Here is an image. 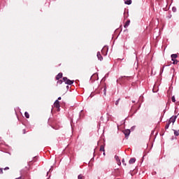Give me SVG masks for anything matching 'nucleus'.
I'll return each mask as SVG.
<instances>
[{
    "mask_svg": "<svg viewBox=\"0 0 179 179\" xmlns=\"http://www.w3.org/2000/svg\"><path fill=\"white\" fill-rule=\"evenodd\" d=\"M54 106L56 108H59V107H61V106L59 105V101L58 100H56L54 103Z\"/></svg>",
    "mask_w": 179,
    "mask_h": 179,
    "instance_id": "obj_6",
    "label": "nucleus"
},
{
    "mask_svg": "<svg viewBox=\"0 0 179 179\" xmlns=\"http://www.w3.org/2000/svg\"><path fill=\"white\" fill-rule=\"evenodd\" d=\"M23 134H26V129H23Z\"/></svg>",
    "mask_w": 179,
    "mask_h": 179,
    "instance_id": "obj_30",
    "label": "nucleus"
},
{
    "mask_svg": "<svg viewBox=\"0 0 179 179\" xmlns=\"http://www.w3.org/2000/svg\"><path fill=\"white\" fill-rule=\"evenodd\" d=\"M178 57V55L177 54H172L171 55V61H173V65H177L178 64V60L176 59Z\"/></svg>",
    "mask_w": 179,
    "mask_h": 179,
    "instance_id": "obj_1",
    "label": "nucleus"
},
{
    "mask_svg": "<svg viewBox=\"0 0 179 179\" xmlns=\"http://www.w3.org/2000/svg\"><path fill=\"white\" fill-rule=\"evenodd\" d=\"M47 174L48 175V172H47Z\"/></svg>",
    "mask_w": 179,
    "mask_h": 179,
    "instance_id": "obj_37",
    "label": "nucleus"
},
{
    "mask_svg": "<svg viewBox=\"0 0 179 179\" xmlns=\"http://www.w3.org/2000/svg\"><path fill=\"white\" fill-rule=\"evenodd\" d=\"M100 152H106L104 150V145H101L100 147Z\"/></svg>",
    "mask_w": 179,
    "mask_h": 179,
    "instance_id": "obj_16",
    "label": "nucleus"
},
{
    "mask_svg": "<svg viewBox=\"0 0 179 179\" xmlns=\"http://www.w3.org/2000/svg\"><path fill=\"white\" fill-rule=\"evenodd\" d=\"M57 85H62V80H57Z\"/></svg>",
    "mask_w": 179,
    "mask_h": 179,
    "instance_id": "obj_20",
    "label": "nucleus"
},
{
    "mask_svg": "<svg viewBox=\"0 0 179 179\" xmlns=\"http://www.w3.org/2000/svg\"><path fill=\"white\" fill-rule=\"evenodd\" d=\"M123 134H124L125 138H127V139H128V136H129V135L131 134V130L125 129L124 131H123Z\"/></svg>",
    "mask_w": 179,
    "mask_h": 179,
    "instance_id": "obj_4",
    "label": "nucleus"
},
{
    "mask_svg": "<svg viewBox=\"0 0 179 179\" xmlns=\"http://www.w3.org/2000/svg\"><path fill=\"white\" fill-rule=\"evenodd\" d=\"M96 153V149H94V155Z\"/></svg>",
    "mask_w": 179,
    "mask_h": 179,
    "instance_id": "obj_32",
    "label": "nucleus"
},
{
    "mask_svg": "<svg viewBox=\"0 0 179 179\" xmlns=\"http://www.w3.org/2000/svg\"><path fill=\"white\" fill-rule=\"evenodd\" d=\"M172 10H173V12H177V8L173 7Z\"/></svg>",
    "mask_w": 179,
    "mask_h": 179,
    "instance_id": "obj_25",
    "label": "nucleus"
},
{
    "mask_svg": "<svg viewBox=\"0 0 179 179\" xmlns=\"http://www.w3.org/2000/svg\"><path fill=\"white\" fill-rule=\"evenodd\" d=\"M24 115H25V117H26L27 118H30V115L29 114V113L25 112V113H24Z\"/></svg>",
    "mask_w": 179,
    "mask_h": 179,
    "instance_id": "obj_18",
    "label": "nucleus"
},
{
    "mask_svg": "<svg viewBox=\"0 0 179 179\" xmlns=\"http://www.w3.org/2000/svg\"><path fill=\"white\" fill-rule=\"evenodd\" d=\"M115 159L117 162L118 166H121V159H120V157H118V156L115 155Z\"/></svg>",
    "mask_w": 179,
    "mask_h": 179,
    "instance_id": "obj_8",
    "label": "nucleus"
},
{
    "mask_svg": "<svg viewBox=\"0 0 179 179\" xmlns=\"http://www.w3.org/2000/svg\"><path fill=\"white\" fill-rule=\"evenodd\" d=\"M170 124L169 122L166 123V126H165V129H169V128L170 127Z\"/></svg>",
    "mask_w": 179,
    "mask_h": 179,
    "instance_id": "obj_17",
    "label": "nucleus"
},
{
    "mask_svg": "<svg viewBox=\"0 0 179 179\" xmlns=\"http://www.w3.org/2000/svg\"><path fill=\"white\" fill-rule=\"evenodd\" d=\"M103 94L106 96L107 94V86L103 87Z\"/></svg>",
    "mask_w": 179,
    "mask_h": 179,
    "instance_id": "obj_13",
    "label": "nucleus"
},
{
    "mask_svg": "<svg viewBox=\"0 0 179 179\" xmlns=\"http://www.w3.org/2000/svg\"><path fill=\"white\" fill-rule=\"evenodd\" d=\"M120 100H121V99H118L116 101H115V106H118V103H120Z\"/></svg>",
    "mask_w": 179,
    "mask_h": 179,
    "instance_id": "obj_22",
    "label": "nucleus"
},
{
    "mask_svg": "<svg viewBox=\"0 0 179 179\" xmlns=\"http://www.w3.org/2000/svg\"><path fill=\"white\" fill-rule=\"evenodd\" d=\"M135 162H136V158H131L129 161V164H134V163H135Z\"/></svg>",
    "mask_w": 179,
    "mask_h": 179,
    "instance_id": "obj_9",
    "label": "nucleus"
},
{
    "mask_svg": "<svg viewBox=\"0 0 179 179\" xmlns=\"http://www.w3.org/2000/svg\"><path fill=\"white\" fill-rule=\"evenodd\" d=\"M177 117L178 115H175V116H172L169 120V122L171 124V122L173 124H174L176 122V120H177Z\"/></svg>",
    "mask_w": 179,
    "mask_h": 179,
    "instance_id": "obj_5",
    "label": "nucleus"
},
{
    "mask_svg": "<svg viewBox=\"0 0 179 179\" xmlns=\"http://www.w3.org/2000/svg\"><path fill=\"white\" fill-rule=\"evenodd\" d=\"M171 17V15H170L169 17V18L170 19Z\"/></svg>",
    "mask_w": 179,
    "mask_h": 179,
    "instance_id": "obj_35",
    "label": "nucleus"
},
{
    "mask_svg": "<svg viewBox=\"0 0 179 179\" xmlns=\"http://www.w3.org/2000/svg\"><path fill=\"white\" fill-rule=\"evenodd\" d=\"M134 129H135V126H134V127H132L131 128V131H134Z\"/></svg>",
    "mask_w": 179,
    "mask_h": 179,
    "instance_id": "obj_27",
    "label": "nucleus"
},
{
    "mask_svg": "<svg viewBox=\"0 0 179 179\" xmlns=\"http://www.w3.org/2000/svg\"><path fill=\"white\" fill-rule=\"evenodd\" d=\"M132 103H135V101H132Z\"/></svg>",
    "mask_w": 179,
    "mask_h": 179,
    "instance_id": "obj_36",
    "label": "nucleus"
},
{
    "mask_svg": "<svg viewBox=\"0 0 179 179\" xmlns=\"http://www.w3.org/2000/svg\"><path fill=\"white\" fill-rule=\"evenodd\" d=\"M112 175H113L114 177H120V170H118V169H114V170L112 171Z\"/></svg>",
    "mask_w": 179,
    "mask_h": 179,
    "instance_id": "obj_3",
    "label": "nucleus"
},
{
    "mask_svg": "<svg viewBox=\"0 0 179 179\" xmlns=\"http://www.w3.org/2000/svg\"><path fill=\"white\" fill-rule=\"evenodd\" d=\"M103 156H106V152H105V151L103 152Z\"/></svg>",
    "mask_w": 179,
    "mask_h": 179,
    "instance_id": "obj_33",
    "label": "nucleus"
},
{
    "mask_svg": "<svg viewBox=\"0 0 179 179\" xmlns=\"http://www.w3.org/2000/svg\"><path fill=\"white\" fill-rule=\"evenodd\" d=\"M66 89H67V90H69V85L66 86Z\"/></svg>",
    "mask_w": 179,
    "mask_h": 179,
    "instance_id": "obj_29",
    "label": "nucleus"
},
{
    "mask_svg": "<svg viewBox=\"0 0 179 179\" xmlns=\"http://www.w3.org/2000/svg\"><path fill=\"white\" fill-rule=\"evenodd\" d=\"M175 136H178L179 135V130H173Z\"/></svg>",
    "mask_w": 179,
    "mask_h": 179,
    "instance_id": "obj_15",
    "label": "nucleus"
},
{
    "mask_svg": "<svg viewBox=\"0 0 179 179\" xmlns=\"http://www.w3.org/2000/svg\"><path fill=\"white\" fill-rule=\"evenodd\" d=\"M129 23H131V20H128L124 25V29H127L129 26Z\"/></svg>",
    "mask_w": 179,
    "mask_h": 179,
    "instance_id": "obj_11",
    "label": "nucleus"
},
{
    "mask_svg": "<svg viewBox=\"0 0 179 179\" xmlns=\"http://www.w3.org/2000/svg\"><path fill=\"white\" fill-rule=\"evenodd\" d=\"M140 108H141V106H138V110H139Z\"/></svg>",
    "mask_w": 179,
    "mask_h": 179,
    "instance_id": "obj_34",
    "label": "nucleus"
},
{
    "mask_svg": "<svg viewBox=\"0 0 179 179\" xmlns=\"http://www.w3.org/2000/svg\"><path fill=\"white\" fill-rule=\"evenodd\" d=\"M62 78V73H59L58 75L56 76V80H59Z\"/></svg>",
    "mask_w": 179,
    "mask_h": 179,
    "instance_id": "obj_10",
    "label": "nucleus"
},
{
    "mask_svg": "<svg viewBox=\"0 0 179 179\" xmlns=\"http://www.w3.org/2000/svg\"><path fill=\"white\" fill-rule=\"evenodd\" d=\"M138 112V109L134 110V109H131V113H132L133 114H136V113Z\"/></svg>",
    "mask_w": 179,
    "mask_h": 179,
    "instance_id": "obj_19",
    "label": "nucleus"
},
{
    "mask_svg": "<svg viewBox=\"0 0 179 179\" xmlns=\"http://www.w3.org/2000/svg\"><path fill=\"white\" fill-rule=\"evenodd\" d=\"M171 100L173 103H176V96H172Z\"/></svg>",
    "mask_w": 179,
    "mask_h": 179,
    "instance_id": "obj_21",
    "label": "nucleus"
},
{
    "mask_svg": "<svg viewBox=\"0 0 179 179\" xmlns=\"http://www.w3.org/2000/svg\"><path fill=\"white\" fill-rule=\"evenodd\" d=\"M125 5H131L132 3V0H127L124 1Z\"/></svg>",
    "mask_w": 179,
    "mask_h": 179,
    "instance_id": "obj_12",
    "label": "nucleus"
},
{
    "mask_svg": "<svg viewBox=\"0 0 179 179\" xmlns=\"http://www.w3.org/2000/svg\"><path fill=\"white\" fill-rule=\"evenodd\" d=\"M57 100H58V101H59V100H61V96L58 97V99Z\"/></svg>",
    "mask_w": 179,
    "mask_h": 179,
    "instance_id": "obj_31",
    "label": "nucleus"
},
{
    "mask_svg": "<svg viewBox=\"0 0 179 179\" xmlns=\"http://www.w3.org/2000/svg\"><path fill=\"white\" fill-rule=\"evenodd\" d=\"M78 179H83V176H82V174L78 175Z\"/></svg>",
    "mask_w": 179,
    "mask_h": 179,
    "instance_id": "obj_24",
    "label": "nucleus"
},
{
    "mask_svg": "<svg viewBox=\"0 0 179 179\" xmlns=\"http://www.w3.org/2000/svg\"><path fill=\"white\" fill-rule=\"evenodd\" d=\"M106 50H108V48H103L102 50H101V53L103 55H107V53L104 54V51H106Z\"/></svg>",
    "mask_w": 179,
    "mask_h": 179,
    "instance_id": "obj_14",
    "label": "nucleus"
},
{
    "mask_svg": "<svg viewBox=\"0 0 179 179\" xmlns=\"http://www.w3.org/2000/svg\"><path fill=\"white\" fill-rule=\"evenodd\" d=\"M3 173V169L0 168V174H2Z\"/></svg>",
    "mask_w": 179,
    "mask_h": 179,
    "instance_id": "obj_26",
    "label": "nucleus"
},
{
    "mask_svg": "<svg viewBox=\"0 0 179 179\" xmlns=\"http://www.w3.org/2000/svg\"><path fill=\"white\" fill-rule=\"evenodd\" d=\"M63 82H65L66 85H69V86H71V85H73V83L75 82V80H71L68 79V78L64 77Z\"/></svg>",
    "mask_w": 179,
    "mask_h": 179,
    "instance_id": "obj_2",
    "label": "nucleus"
},
{
    "mask_svg": "<svg viewBox=\"0 0 179 179\" xmlns=\"http://www.w3.org/2000/svg\"><path fill=\"white\" fill-rule=\"evenodd\" d=\"M96 57L99 61H103V56H101V54L100 53V52H97Z\"/></svg>",
    "mask_w": 179,
    "mask_h": 179,
    "instance_id": "obj_7",
    "label": "nucleus"
},
{
    "mask_svg": "<svg viewBox=\"0 0 179 179\" xmlns=\"http://www.w3.org/2000/svg\"><path fill=\"white\" fill-rule=\"evenodd\" d=\"M122 163L124 164V166H127V164L125 163V159H122Z\"/></svg>",
    "mask_w": 179,
    "mask_h": 179,
    "instance_id": "obj_23",
    "label": "nucleus"
},
{
    "mask_svg": "<svg viewBox=\"0 0 179 179\" xmlns=\"http://www.w3.org/2000/svg\"><path fill=\"white\" fill-rule=\"evenodd\" d=\"M4 170H9V167L6 166Z\"/></svg>",
    "mask_w": 179,
    "mask_h": 179,
    "instance_id": "obj_28",
    "label": "nucleus"
}]
</instances>
